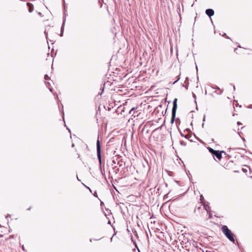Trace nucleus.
<instances>
[{
	"label": "nucleus",
	"instance_id": "19",
	"mask_svg": "<svg viewBox=\"0 0 252 252\" xmlns=\"http://www.w3.org/2000/svg\"><path fill=\"white\" fill-rule=\"evenodd\" d=\"M95 193H96V192H95V193L94 194V196H96V194H95Z\"/></svg>",
	"mask_w": 252,
	"mask_h": 252
},
{
	"label": "nucleus",
	"instance_id": "6",
	"mask_svg": "<svg viewBox=\"0 0 252 252\" xmlns=\"http://www.w3.org/2000/svg\"><path fill=\"white\" fill-rule=\"evenodd\" d=\"M27 5L29 7V11L30 12H32L33 10V5L29 2L27 3Z\"/></svg>",
	"mask_w": 252,
	"mask_h": 252
},
{
	"label": "nucleus",
	"instance_id": "2",
	"mask_svg": "<svg viewBox=\"0 0 252 252\" xmlns=\"http://www.w3.org/2000/svg\"><path fill=\"white\" fill-rule=\"evenodd\" d=\"M177 99L175 98L173 102V107L172 109V117L171 119V123L173 124L174 121V119L176 116V111L177 109Z\"/></svg>",
	"mask_w": 252,
	"mask_h": 252
},
{
	"label": "nucleus",
	"instance_id": "9",
	"mask_svg": "<svg viewBox=\"0 0 252 252\" xmlns=\"http://www.w3.org/2000/svg\"><path fill=\"white\" fill-rule=\"evenodd\" d=\"M204 207L207 212H209V207L207 205H204Z\"/></svg>",
	"mask_w": 252,
	"mask_h": 252
},
{
	"label": "nucleus",
	"instance_id": "1",
	"mask_svg": "<svg viewBox=\"0 0 252 252\" xmlns=\"http://www.w3.org/2000/svg\"><path fill=\"white\" fill-rule=\"evenodd\" d=\"M221 231L225 236L232 242L234 243V235L231 231L226 225H223L221 227Z\"/></svg>",
	"mask_w": 252,
	"mask_h": 252
},
{
	"label": "nucleus",
	"instance_id": "14",
	"mask_svg": "<svg viewBox=\"0 0 252 252\" xmlns=\"http://www.w3.org/2000/svg\"><path fill=\"white\" fill-rule=\"evenodd\" d=\"M112 162H113V163L114 164H116V161H115V160H114V159H113V160Z\"/></svg>",
	"mask_w": 252,
	"mask_h": 252
},
{
	"label": "nucleus",
	"instance_id": "18",
	"mask_svg": "<svg viewBox=\"0 0 252 252\" xmlns=\"http://www.w3.org/2000/svg\"><path fill=\"white\" fill-rule=\"evenodd\" d=\"M22 249H23V250H24V246H22Z\"/></svg>",
	"mask_w": 252,
	"mask_h": 252
},
{
	"label": "nucleus",
	"instance_id": "8",
	"mask_svg": "<svg viewBox=\"0 0 252 252\" xmlns=\"http://www.w3.org/2000/svg\"><path fill=\"white\" fill-rule=\"evenodd\" d=\"M64 23V22H63V24L62 27V31H61V34H60V35L61 36H62L63 35V27Z\"/></svg>",
	"mask_w": 252,
	"mask_h": 252
},
{
	"label": "nucleus",
	"instance_id": "16",
	"mask_svg": "<svg viewBox=\"0 0 252 252\" xmlns=\"http://www.w3.org/2000/svg\"><path fill=\"white\" fill-rule=\"evenodd\" d=\"M203 196L201 195L200 196V199H201V200H202V198H203Z\"/></svg>",
	"mask_w": 252,
	"mask_h": 252
},
{
	"label": "nucleus",
	"instance_id": "17",
	"mask_svg": "<svg viewBox=\"0 0 252 252\" xmlns=\"http://www.w3.org/2000/svg\"><path fill=\"white\" fill-rule=\"evenodd\" d=\"M249 107L250 108H252V105H250Z\"/></svg>",
	"mask_w": 252,
	"mask_h": 252
},
{
	"label": "nucleus",
	"instance_id": "20",
	"mask_svg": "<svg viewBox=\"0 0 252 252\" xmlns=\"http://www.w3.org/2000/svg\"><path fill=\"white\" fill-rule=\"evenodd\" d=\"M233 89H234V90H235V86H233Z\"/></svg>",
	"mask_w": 252,
	"mask_h": 252
},
{
	"label": "nucleus",
	"instance_id": "11",
	"mask_svg": "<svg viewBox=\"0 0 252 252\" xmlns=\"http://www.w3.org/2000/svg\"><path fill=\"white\" fill-rule=\"evenodd\" d=\"M180 143L181 145H183V146H185L186 145V144L184 142V141H180Z\"/></svg>",
	"mask_w": 252,
	"mask_h": 252
},
{
	"label": "nucleus",
	"instance_id": "3",
	"mask_svg": "<svg viewBox=\"0 0 252 252\" xmlns=\"http://www.w3.org/2000/svg\"><path fill=\"white\" fill-rule=\"evenodd\" d=\"M96 151L97 156L99 160V164H101V147L100 142L98 139L96 142Z\"/></svg>",
	"mask_w": 252,
	"mask_h": 252
},
{
	"label": "nucleus",
	"instance_id": "4",
	"mask_svg": "<svg viewBox=\"0 0 252 252\" xmlns=\"http://www.w3.org/2000/svg\"><path fill=\"white\" fill-rule=\"evenodd\" d=\"M209 151L212 154L215 156L216 158L219 159H220L222 157L221 152H224L223 151L220 152L219 151L215 150L211 148H209Z\"/></svg>",
	"mask_w": 252,
	"mask_h": 252
},
{
	"label": "nucleus",
	"instance_id": "21",
	"mask_svg": "<svg viewBox=\"0 0 252 252\" xmlns=\"http://www.w3.org/2000/svg\"><path fill=\"white\" fill-rule=\"evenodd\" d=\"M205 117H204V119H203V121H205Z\"/></svg>",
	"mask_w": 252,
	"mask_h": 252
},
{
	"label": "nucleus",
	"instance_id": "12",
	"mask_svg": "<svg viewBox=\"0 0 252 252\" xmlns=\"http://www.w3.org/2000/svg\"><path fill=\"white\" fill-rule=\"evenodd\" d=\"M181 136L185 137L186 138H189V137H188V136L187 135L185 136L183 134H181Z\"/></svg>",
	"mask_w": 252,
	"mask_h": 252
},
{
	"label": "nucleus",
	"instance_id": "22",
	"mask_svg": "<svg viewBox=\"0 0 252 252\" xmlns=\"http://www.w3.org/2000/svg\"><path fill=\"white\" fill-rule=\"evenodd\" d=\"M88 189H89V190L91 191V189H90L88 187Z\"/></svg>",
	"mask_w": 252,
	"mask_h": 252
},
{
	"label": "nucleus",
	"instance_id": "5",
	"mask_svg": "<svg viewBox=\"0 0 252 252\" xmlns=\"http://www.w3.org/2000/svg\"><path fill=\"white\" fill-rule=\"evenodd\" d=\"M206 14L210 17L213 16L214 14V11L212 9H207L205 11Z\"/></svg>",
	"mask_w": 252,
	"mask_h": 252
},
{
	"label": "nucleus",
	"instance_id": "15",
	"mask_svg": "<svg viewBox=\"0 0 252 252\" xmlns=\"http://www.w3.org/2000/svg\"><path fill=\"white\" fill-rule=\"evenodd\" d=\"M237 124H238V125H241V123H240V122H237Z\"/></svg>",
	"mask_w": 252,
	"mask_h": 252
},
{
	"label": "nucleus",
	"instance_id": "23",
	"mask_svg": "<svg viewBox=\"0 0 252 252\" xmlns=\"http://www.w3.org/2000/svg\"><path fill=\"white\" fill-rule=\"evenodd\" d=\"M177 81H178V80L175 81L174 82V83H175L177 82Z\"/></svg>",
	"mask_w": 252,
	"mask_h": 252
},
{
	"label": "nucleus",
	"instance_id": "13",
	"mask_svg": "<svg viewBox=\"0 0 252 252\" xmlns=\"http://www.w3.org/2000/svg\"><path fill=\"white\" fill-rule=\"evenodd\" d=\"M134 109V108H132L130 110V112H129V113H131V112H132Z\"/></svg>",
	"mask_w": 252,
	"mask_h": 252
},
{
	"label": "nucleus",
	"instance_id": "7",
	"mask_svg": "<svg viewBox=\"0 0 252 252\" xmlns=\"http://www.w3.org/2000/svg\"><path fill=\"white\" fill-rule=\"evenodd\" d=\"M45 84H46V86H47V87H48L49 88V89L50 90V91L51 92H52V88H51L50 87L51 84H50V82H45Z\"/></svg>",
	"mask_w": 252,
	"mask_h": 252
},
{
	"label": "nucleus",
	"instance_id": "10",
	"mask_svg": "<svg viewBox=\"0 0 252 252\" xmlns=\"http://www.w3.org/2000/svg\"><path fill=\"white\" fill-rule=\"evenodd\" d=\"M44 79H45V80H47L49 79V77L47 75H45L44 76Z\"/></svg>",
	"mask_w": 252,
	"mask_h": 252
}]
</instances>
